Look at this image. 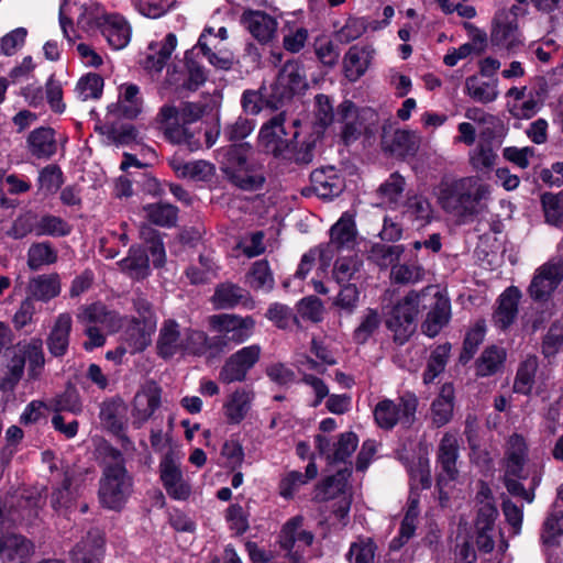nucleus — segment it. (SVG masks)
<instances>
[{
  "mask_svg": "<svg viewBox=\"0 0 563 563\" xmlns=\"http://www.w3.org/2000/svg\"><path fill=\"white\" fill-rule=\"evenodd\" d=\"M434 209L430 200L420 194L408 195L402 203L401 219L418 229L432 222Z\"/></svg>",
  "mask_w": 563,
  "mask_h": 563,
  "instance_id": "25",
  "label": "nucleus"
},
{
  "mask_svg": "<svg viewBox=\"0 0 563 563\" xmlns=\"http://www.w3.org/2000/svg\"><path fill=\"white\" fill-rule=\"evenodd\" d=\"M457 439L455 435L446 433L442 438L439 445L438 461L441 467L439 474L438 485L442 487L449 481H453L457 474L456 460H457Z\"/></svg>",
  "mask_w": 563,
  "mask_h": 563,
  "instance_id": "28",
  "label": "nucleus"
},
{
  "mask_svg": "<svg viewBox=\"0 0 563 563\" xmlns=\"http://www.w3.org/2000/svg\"><path fill=\"white\" fill-rule=\"evenodd\" d=\"M71 476L66 473L62 486L54 489L51 505L56 511L68 509L73 505L77 492L71 488Z\"/></svg>",
  "mask_w": 563,
  "mask_h": 563,
  "instance_id": "63",
  "label": "nucleus"
},
{
  "mask_svg": "<svg viewBox=\"0 0 563 563\" xmlns=\"http://www.w3.org/2000/svg\"><path fill=\"white\" fill-rule=\"evenodd\" d=\"M119 265L123 272L134 279H142L150 273L148 256L140 247H132L129 255Z\"/></svg>",
  "mask_w": 563,
  "mask_h": 563,
  "instance_id": "51",
  "label": "nucleus"
},
{
  "mask_svg": "<svg viewBox=\"0 0 563 563\" xmlns=\"http://www.w3.org/2000/svg\"><path fill=\"white\" fill-rule=\"evenodd\" d=\"M210 324L219 335L214 336L217 352H221L228 343L240 344L253 333L255 321L251 317L235 314H218L210 318Z\"/></svg>",
  "mask_w": 563,
  "mask_h": 563,
  "instance_id": "10",
  "label": "nucleus"
},
{
  "mask_svg": "<svg viewBox=\"0 0 563 563\" xmlns=\"http://www.w3.org/2000/svg\"><path fill=\"white\" fill-rule=\"evenodd\" d=\"M253 394L244 388L236 389L225 404V415L231 422L239 423L251 408Z\"/></svg>",
  "mask_w": 563,
  "mask_h": 563,
  "instance_id": "49",
  "label": "nucleus"
},
{
  "mask_svg": "<svg viewBox=\"0 0 563 563\" xmlns=\"http://www.w3.org/2000/svg\"><path fill=\"white\" fill-rule=\"evenodd\" d=\"M60 278L56 273L36 275L30 278L26 286L27 297L33 301L47 302L60 294Z\"/></svg>",
  "mask_w": 563,
  "mask_h": 563,
  "instance_id": "34",
  "label": "nucleus"
},
{
  "mask_svg": "<svg viewBox=\"0 0 563 563\" xmlns=\"http://www.w3.org/2000/svg\"><path fill=\"white\" fill-rule=\"evenodd\" d=\"M241 23L260 43L271 42L277 31V21L264 11L247 10L241 16Z\"/></svg>",
  "mask_w": 563,
  "mask_h": 563,
  "instance_id": "27",
  "label": "nucleus"
},
{
  "mask_svg": "<svg viewBox=\"0 0 563 563\" xmlns=\"http://www.w3.org/2000/svg\"><path fill=\"white\" fill-rule=\"evenodd\" d=\"M132 492V479L124 465L115 462L108 465L100 481L99 498L109 509H120Z\"/></svg>",
  "mask_w": 563,
  "mask_h": 563,
  "instance_id": "7",
  "label": "nucleus"
},
{
  "mask_svg": "<svg viewBox=\"0 0 563 563\" xmlns=\"http://www.w3.org/2000/svg\"><path fill=\"white\" fill-rule=\"evenodd\" d=\"M261 347L257 344L244 346L230 355L223 364L219 379L224 384L243 382L249 371L258 362Z\"/></svg>",
  "mask_w": 563,
  "mask_h": 563,
  "instance_id": "17",
  "label": "nucleus"
},
{
  "mask_svg": "<svg viewBox=\"0 0 563 563\" xmlns=\"http://www.w3.org/2000/svg\"><path fill=\"white\" fill-rule=\"evenodd\" d=\"M101 26L103 36L113 49H122L129 44L131 29L121 15H107Z\"/></svg>",
  "mask_w": 563,
  "mask_h": 563,
  "instance_id": "40",
  "label": "nucleus"
},
{
  "mask_svg": "<svg viewBox=\"0 0 563 563\" xmlns=\"http://www.w3.org/2000/svg\"><path fill=\"white\" fill-rule=\"evenodd\" d=\"M356 242V228L354 218L349 212H344L341 218L330 229V241L320 244L322 249H329L332 258L336 251L353 249Z\"/></svg>",
  "mask_w": 563,
  "mask_h": 563,
  "instance_id": "24",
  "label": "nucleus"
},
{
  "mask_svg": "<svg viewBox=\"0 0 563 563\" xmlns=\"http://www.w3.org/2000/svg\"><path fill=\"white\" fill-rule=\"evenodd\" d=\"M339 114L343 122L342 139L345 144L356 141L367 129L365 120L375 117L371 109L358 110L353 102L347 100L340 104Z\"/></svg>",
  "mask_w": 563,
  "mask_h": 563,
  "instance_id": "22",
  "label": "nucleus"
},
{
  "mask_svg": "<svg viewBox=\"0 0 563 563\" xmlns=\"http://www.w3.org/2000/svg\"><path fill=\"white\" fill-rule=\"evenodd\" d=\"M169 165L178 177L194 181H209L216 174L214 165L203 159L186 162L173 156Z\"/></svg>",
  "mask_w": 563,
  "mask_h": 563,
  "instance_id": "33",
  "label": "nucleus"
},
{
  "mask_svg": "<svg viewBox=\"0 0 563 563\" xmlns=\"http://www.w3.org/2000/svg\"><path fill=\"white\" fill-rule=\"evenodd\" d=\"M177 46V37L173 33H168L164 38L159 51L155 55H150L147 57L146 67L148 69L161 71L163 67L166 65L167 60L170 58L173 52Z\"/></svg>",
  "mask_w": 563,
  "mask_h": 563,
  "instance_id": "64",
  "label": "nucleus"
},
{
  "mask_svg": "<svg viewBox=\"0 0 563 563\" xmlns=\"http://www.w3.org/2000/svg\"><path fill=\"white\" fill-rule=\"evenodd\" d=\"M528 461V445L520 434L509 437L505 449V470L507 475L517 478L525 477L523 467Z\"/></svg>",
  "mask_w": 563,
  "mask_h": 563,
  "instance_id": "30",
  "label": "nucleus"
},
{
  "mask_svg": "<svg viewBox=\"0 0 563 563\" xmlns=\"http://www.w3.org/2000/svg\"><path fill=\"white\" fill-rule=\"evenodd\" d=\"M247 292L233 284H221L214 291L213 302L218 308H232L246 299Z\"/></svg>",
  "mask_w": 563,
  "mask_h": 563,
  "instance_id": "55",
  "label": "nucleus"
},
{
  "mask_svg": "<svg viewBox=\"0 0 563 563\" xmlns=\"http://www.w3.org/2000/svg\"><path fill=\"white\" fill-rule=\"evenodd\" d=\"M405 187V178L398 173H394L379 186L377 194L384 203L396 205Z\"/></svg>",
  "mask_w": 563,
  "mask_h": 563,
  "instance_id": "58",
  "label": "nucleus"
},
{
  "mask_svg": "<svg viewBox=\"0 0 563 563\" xmlns=\"http://www.w3.org/2000/svg\"><path fill=\"white\" fill-rule=\"evenodd\" d=\"M313 541L311 531L303 527L301 517L288 520L279 537L280 548L294 562H299Z\"/></svg>",
  "mask_w": 563,
  "mask_h": 563,
  "instance_id": "16",
  "label": "nucleus"
},
{
  "mask_svg": "<svg viewBox=\"0 0 563 563\" xmlns=\"http://www.w3.org/2000/svg\"><path fill=\"white\" fill-rule=\"evenodd\" d=\"M27 362V375L30 379H36L44 366V354L41 340H32L29 343L18 344L11 352L5 371L0 376V389L12 391L23 376Z\"/></svg>",
  "mask_w": 563,
  "mask_h": 563,
  "instance_id": "4",
  "label": "nucleus"
},
{
  "mask_svg": "<svg viewBox=\"0 0 563 563\" xmlns=\"http://www.w3.org/2000/svg\"><path fill=\"white\" fill-rule=\"evenodd\" d=\"M26 145L34 157L49 158L57 148L54 130L45 126L35 129L29 134Z\"/></svg>",
  "mask_w": 563,
  "mask_h": 563,
  "instance_id": "41",
  "label": "nucleus"
},
{
  "mask_svg": "<svg viewBox=\"0 0 563 563\" xmlns=\"http://www.w3.org/2000/svg\"><path fill=\"white\" fill-rule=\"evenodd\" d=\"M433 194L445 213L460 223H468L486 208L492 186L477 176L443 178Z\"/></svg>",
  "mask_w": 563,
  "mask_h": 563,
  "instance_id": "1",
  "label": "nucleus"
},
{
  "mask_svg": "<svg viewBox=\"0 0 563 563\" xmlns=\"http://www.w3.org/2000/svg\"><path fill=\"white\" fill-rule=\"evenodd\" d=\"M26 256L27 267L31 271H38L44 266L55 264L58 258V253L49 242H36L31 244Z\"/></svg>",
  "mask_w": 563,
  "mask_h": 563,
  "instance_id": "46",
  "label": "nucleus"
},
{
  "mask_svg": "<svg viewBox=\"0 0 563 563\" xmlns=\"http://www.w3.org/2000/svg\"><path fill=\"white\" fill-rule=\"evenodd\" d=\"M297 137L298 131L294 132L291 139L287 137L285 114L279 113L263 124L258 135V144L266 153L280 156L288 150L290 142Z\"/></svg>",
  "mask_w": 563,
  "mask_h": 563,
  "instance_id": "18",
  "label": "nucleus"
},
{
  "mask_svg": "<svg viewBox=\"0 0 563 563\" xmlns=\"http://www.w3.org/2000/svg\"><path fill=\"white\" fill-rule=\"evenodd\" d=\"M464 91L471 99L479 103H490L498 97L495 84L485 81L475 75L466 78Z\"/></svg>",
  "mask_w": 563,
  "mask_h": 563,
  "instance_id": "47",
  "label": "nucleus"
},
{
  "mask_svg": "<svg viewBox=\"0 0 563 563\" xmlns=\"http://www.w3.org/2000/svg\"><path fill=\"white\" fill-rule=\"evenodd\" d=\"M73 325V318L64 312L57 316L51 333L47 338V347L54 356L66 354L69 345V335Z\"/></svg>",
  "mask_w": 563,
  "mask_h": 563,
  "instance_id": "37",
  "label": "nucleus"
},
{
  "mask_svg": "<svg viewBox=\"0 0 563 563\" xmlns=\"http://www.w3.org/2000/svg\"><path fill=\"white\" fill-rule=\"evenodd\" d=\"M184 342V355H206L214 356L217 345L213 338H208L202 331L186 329Z\"/></svg>",
  "mask_w": 563,
  "mask_h": 563,
  "instance_id": "43",
  "label": "nucleus"
},
{
  "mask_svg": "<svg viewBox=\"0 0 563 563\" xmlns=\"http://www.w3.org/2000/svg\"><path fill=\"white\" fill-rule=\"evenodd\" d=\"M351 471L345 468L339 471L335 475L328 477L318 488L317 497L321 499H335L338 506L334 509V515L339 520H343L351 507V496L347 493V482Z\"/></svg>",
  "mask_w": 563,
  "mask_h": 563,
  "instance_id": "19",
  "label": "nucleus"
},
{
  "mask_svg": "<svg viewBox=\"0 0 563 563\" xmlns=\"http://www.w3.org/2000/svg\"><path fill=\"white\" fill-rule=\"evenodd\" d=\"M419 500L416 496L411 495L408 500L406 515L401 521L399 536L391 540L390 549H400L415 533L418 516H419Z\"/></svg>",
  "mask_w": 563,
  "mask_h": 563,
  "instance_id": "44",
  "label": "nucleus"
},
{
  "mask_svg": "<svg viewBox=\"0 0 563 563\" xmlns=\"http://www.w3.org/2000/svg\"><path fill=\"white\" fill-rule=\"evenodd\" d=\"M249 286L256 290L269 291L274 287V277L267 261H257L246 276Z\"/></svg>",
  "mask_w": 563,
  "mask_h": 563,
  "instance_id": "54",
  "label": "nucleus"
},
{
  "mask_svg": "<svg viewBox=\"0 0 563 563\" xmlns=\"http://www.w3.org/2000/svg\"><path fill=\"white\" fill-rule=\"evenodd\" d=\"M143 99L140 88L134 84H122L119 87L118 106L126 118H136L142 111Z\"/></svg>",
  "mask_w": 563,
  "mask_h": 563,
  "instance_id": "45",
  "label": "nucleus"
},
{
  "mask_svg": "<svg viewBox=\"0 0 563 563\" xmlns=\"http://www.w3.org/2000/svg\"><path fill=\"white\" fill-rule=\"evenodd\" d=\"M185 330L181 331L175 320H165L159 329L156 350L163 358H170L177 354L184 355Z\"/></svg>",
  "mask_w": 563,
  "mask_h": 563,
  "instance_id": "26",
  "label": "nucleus"
},
{
  "mask_svg": "<svg viewBox=\"0 0 563 563\" xmlns=\"http://www.w3.org/2000/svg\"><path fill=\"white\" fill-rule=\"evenodd\" d=\"M33 553V544L21 534L0 537V560L2 563H23Z\"/></svg>",
  "mask_w": 563,
  "mask_h": 563,
  "instance_id": "32",
  "label": "nucleus"
},
{
  "mask_svg": "<svg viewBox=\"0 0 563 563\" xmlns=\"http://www.w3.org/2000/svg\"><path fill=\"white\" fill-rule=\"evenodd\" d=\"M37 235L65 236L71 231L70 225L59 217L44 216L35 224Z\"/></svg>",
  "mask_w": 563,
  "mask_h": 563,
  "instance_id": "60",
  "label": "nucleus"
},
{
  "mask_svg": "<svg viewBox=\"0 0 563 563\" xmlns=\"http://www.w3.org/2000/svg\"><path fill=\"white\" fill-rule=\"evenodd\" d=\"M159 477L169 497L185 500L191 493L180 470V456L173 450L164 454L159 462Z\"/></svg>",
  "mask_w": 563,
  "mask_h": 563,
  "instance_id": "14",
  "label": "nucleus"
},
{
  "mask_svg": "<svg viewBox=\"0 0 563 563\" xmlns=\"http://www.w3.org/2000/svg\"><path fill=\"white\" fill-rule=\"evenodd\" d=\"M206 112V106L200 102H180L164 104L157 115L156 123L165 139L175 144H186L190 150L198 147L196 132L191 124L198 122Z\"/></svg>",
  "mask_w": 563,
  "mask_h": 563,
  "instance_id": "2",
  "label": "nucleus"
},
{
  "mask_svg": "<svg viewBox=\"0 0 563 563\" xmlns=\"http://www.w3.org/2000/svg\"><path fill=\"white\" fill-rule=\"evenodd\" d=\"M427 296H423L422 309L429 308L427 319L422 324L423 332L434 338L441 329L449 322L451 316V305L449 298L442 295L434 287L423 289Z\"/></svg>",
  "mask_w": 563,
  "mask_h": 563,
  "instance_id": "15",
  "label": "nucleus"
},
{
  "mask_svg": "<svg viewBox=\"0 0 563 563\" xmlns=\"http://www.w3.org/2000/svg\"><path fill=\"white\" fill-rule=\"evenodd\" d=\"M102 89L103 79L98 74H87L82 76L76 85L77 96L82 101L100 98Z\"/></svg>",
  "mask_w": 563,
  "mask_h": 563,
  "instance_id": "62",
  "label": "nucleus"
},
{
  "mask_svg": "<svg viewBox=\"0 0 563 563\" xmlns=\"http://www.w3.org/2000/svg\"><path fill=\"white\" fill-rule=\"evenodd\" d=\"M358 439L353 432L341 433L335 442H331L325 435L318 434L316 437V444L319 453L325 460L332 463L343 462L354 453L357 448Z\"/></svg>",
  "mask_w": 563,
  "mask_h": 563,
  "instance_id": "21",
  "label": "nucleus"
},
{
  "mask_svg": "<svg viewBox=\"0 0 563 563\" xmlns=\"http://www.w3.org/2000/svg\"><path fill=\"white\" fill-rule=\"evenodd\" d=\"M146 219L159 227H174L178 218V209L169 203H152L143 208Z\"/></svg>",
  "mask_w": 563,
  "mask_h": 563,
  "instance_id": "52",
  "label": "nucleus"
},
{
  "mask_svg": "<svg viewBox=\"0 0 563 563\" xmlns=\"http://www.w3.org/2000/svg\"><path fill=\"white\" fill-rule=\"evenodd\" d=\"M563 280V257L550 258L536 269L533 278L528 288L533 300L545 301Z\"/></svg>",
  "mask_w": 563,
  "mask_h": 563,
  "instance_id": "13",
  "label": "nucleus"
},
{
  "mask_svg": "<svg viewBox=\"0 0 563 563\" xmlns=\"http://www.w3.org/2000/svg\"><path fill=\"white\" fill-rule=\"evenodd\" d=\"M418 398L412 393H404L396 400L383 399L374 408V419L377 426L391 430L395 426L410 427L416 417Z\"/></svg>",
  "mask_w": 563,
  "mask_h": 563,
  "instance_id": "6",
  "label": "nucleus"
},
{
  "mask_svg": "<svg viewBox=\"0 0 563 563\" xmlns=\"http://www.w3.org/2000/svg\"><path fill=\"white\" fill-rule=\"evenodd\" d=\"M520 297L521 294L517 287H509L499 296L498 307L494 313V322L498 328L505 330L514 323Z\"/></svg>",
  "mask_w": 563,
  "mask_h": 563,
  "instance_id": "38",
  "label": "nucleus"
},
{
  "mask_svg": "<svg viewBox=\"0 0 563 563\" xmlns=\"http://www.w3.org/2000/svg\"><path fill=\"white\" fill-rule=\"evenodd\" d=\"M45 505L38 493L25 492L10 497L9 509L0 506V522L9 521L19 525H32Z\"/></svg>",
  "mask_w": 563,
  "mask_h": 563,
  "instance_id": "12",
  "label": "nucleus"
},
{
  "mask_svg": "<svg viewBox=\"0 0 563 563\" xmlns=\"http://www.w3.org/2000/svg\"><path fill=\"white\" fill-rule=\"evenodd\" d=\"M506 351L503 347L492 345L487 347L477 360L476 373L481 376H490L503 366Z\"/></svg>",
  "mask_w": 563,
  "mask_h": 563,
  "instance_id": "53",
  "label": "nucleus"
},
{
  "mask_svg": "<svg viewBox=\"0 0 563 563\" xmlns=\"http://www.w3.org/2000/svg\"><path fill=\"white\" fill-rule=\"evenodd\" d=\"M362 267L363 262L356 255L340 257L334 263L333 278L340 285L351 284L361 277Z\"/></svg>",
  "mask_w": 563,
  "mask_h": 563,
  "instance_id": "48",
  "label": "nucleus"
},
{
  "mask_svg": "<svg viewBox=\"0 0 563 563\" xmlns=\"http://www.w3.org/2000/svg\"><path fill=\"white\" fill-rule=\"evenodd\" d=\"M221 172L235 187L243 190H257L265 178L261 167L249 159V150L244 145H231L218 153Z\"/></svg>",
  "mask_w": 563,
  "mask_h": 563,
  "instance_id": "3",
  "label": "nucleus"
},
{
  "mask_svg": "<svg viewBox=\"0 0 563 563\" xmlns=\"http://www.w3.org/2000/svg\"><path fill=\"white\" fill-rule=\"evenodd\" d=\"M374 56L369 46H351L343 57V73L345 78L355 82L367 71Z\"/></svg>",
  "mask_w": 563,
  "mask_h": 563,
  "instance_id": "29",
  "label": "nucleus"
},
{
  "mask_svg": "<svg viewBox=\"0 0 563 563\" xmlns=\"http://www.w3.org/2000/svg\"><path fill=\"white\" fill-rule=\"evenodd\" d=\"M156 329V320H147L144 323L139 319H132L124 331V342L131 353L145 350L152 342V334Z\"/></svg>",
  "mask_w": 563,
  "mask_h": 563,
  "instance_id": "36",
  "label": "nucleus"
},
{
  "mask_svg": "<svg viewBox=\"0 0 563 563\" xmlns=\"http://www.w3.org/2000/svg\"><path fill=\"white\" fill-rule=\"evenodd\" d=\"M332 262V254L329 249H322L320 245L310 249L300 260L295 278L305 279L312 268L317 267V277L321 278L327 275L328 268Z\"/></svg>",
  "mask_w": 563,
  "mask_h": 563,
  "instance_id": "35",
  "label": "nucleus"
},
{
  "mask_svg": "<svg viewBox=\"0 0 563 563\" xmlns=\"http://www.w3.org/2000/svg\"><path fill=\"white\" fill-rule=\"evenodd\" d=\"M490 43L499 51L514 54L525 45L518 20L510 13L497 11L492 20Z\"/></svg>",
  "mask_w": 563,
  "mask_h": 563,
  "instance_id": "11",
  "label": "nucleus"
},
{
  "mask_svg": "<svg viewBox=\"0 0 563 563\" xmlns=\"http://www.w3.org/2000/svg\"><path fill=\"white\" fill-rule=\"evenodd\" d=\"M162 390L154 382L145 383L135 394L131 416L133 424L141 428L161 405Z\"/></svg>",
  "mask_w": 563,
  "mask_h": 563,
  "instance_id": "20",
  "label": "nucleus"
},
{
  "mask_svg": "<svg viewBox=\"0 0 563 563\" xmlns=\"http://www.w3.org/2000/svg\"><path fill=\"white\" fill-rule=\"evenodd\" d=\"M454 408V387L452 384H444L440 394L431 405V417L435 426L446 424L453 415Z\"/></svg>",
  "mask_w": 563,
  "mask_h": 563,
  "instance_id": "42",
  "label": "nucleus"
},
{
  "mask_svg": "<svg viewBox=\"0 0 563 563\" xmlns=\"http://www.w3.org/2000/svg\"><path fill=\"white\" fill-rule=\"evenodd\" d=\"M538 366V358L533 355H528L520 363L514 383V390L516 393L530 394L534 385Z\"/></svg>",
  "mask_w": 563,
  "mask_h": 563,
  "instance_id": "50",
  "label": "nucleus"
},
{
  "mask_svg": "<svg viewBox=\"0 0 563 563\" xmlns=\"http://www.w3.org/2000/svg\"><path fill=\"white\" fill-rule=\"evenodd\" d=\"M497 159V154L489 144H478L470 152V164L477 172L490 170Z\"/></svg>",
  "mask_w": 563,
  "mask_h": 563,
  "instance_id": "59",
  "label": "nucleus"
},
{
  "mask_svg": "<svg viewBox=\"0 0 563 563\" xmlns=\"http://www.w3.org/2000/svg\"><path fill=\"white\" fill-rule=\"evenodd\" d=\"M104 553V537L101 530L90 529L70 552L71 563H101Z\"/></svg>",
  "mask_w": 563,
  "mask_h": 563,
  "instance_id": "23",
  "label": "nucleus"
},
{
  "mask_svg": "<svg viewBox=\"0 0 563 563\" xmlns=\"http://www.w3.org/2000/svg\"><path fill=\"white\" fill-rule=\"evenodd\" d=\"M309 369L316 371L318 374H323L325 367L310 357H305V360L300 361V371L302 373L301 380L311 388L314 395L312 406L318 407L329 396V387L321 377L308 373L307 371Z\"/></svg>",
  "mask_w": 563,
  "mask_h": 563,
  "instance_id": "39",
  "label": "nucleus"
},
{
  "mask_svg": "<svg viewBox=\"0 0 563 563\" xmlns=\"http://www.w3.org/2000/svg\"><path fill=\"white\" fill-rule=\"evenodd\" d=\"M76 318L80 324L85 325L87 340L82 343V346L88 352L101 347L106 343V335L98 325H101L109 332H115L122 327L120 316L114 311L108 310L101 303L81 306L77 311Z\"/></svg>",
  "mask_w": 563,
  "mask_h": 563,
  "instance_id": "5",
  "label": "nucleus"
},
{
  "mask_svg": "<svg viewBox=\"0 0 563 563\" xmlns=\"http://www.w3.org/2000/svg\"><path fill=\"white\" fill-rule=\"evenodd\" d=\"M308 87L303 67L297 62L286 63L280 69L271 93L264 96L271 108L277 109L285 101L302 92Z\"/></svg>",
  "mask_w": 563,
  "mask_h": 563,
  "instance_id": "8",
  "label": "nucleus"
},
{
  "mask_svg": "<svg viewBox=\"0 0 563 563\" xmlns=\"http://www.w3.org/2000/svg\"><path fill=\"white\" fill-rule=\"evenodd\" d=\"M423 296L427 292L410 291L393 309L386 320L389 330L395 333V340L404 343L415 330V320L422 309Z\"/></svg>",
  "mask_w": 563,
  "mask_h": 563,
  "instance_id": "9",
  "label": "nucleus"
},
{
  "mask_svg": "<svg viewBox=\"0 0 563 563\" xmlns=\"http://www.w3.org/2000/svg\"><path fill=\"white\" fill-rule=\"evenodd\" d=\"M311 187L316 195L322 199H331L339 196L343 188V179L334 167L316 169L310 175Z\"/></svg>",
  "mask_w": 563,
  "mask_h": 563,
  "instance_id": "31",
  "label": "nucleus"
},
{
  "mask_svg": "<svg viewBox=\"0 0 563 563\" xmlns=\"http://www.w3.org/2000/svg\"><path fill=\"white\" fill-rule=\"evenodd\" d=\"M542 206L547 222L556 227L563 224V190L559 194H544Z\"/></svg>",
  "mask_w": 563,
  "mask_h": 563,
  "instance_id": "61",
  "label": "nucleus"
},
{
  "mask_svg": "<svg viewBox=\"0 0 563 563\" xmlns=\"http://www.w3.org/2000/svg\"><path fill=\"white\" fill-rule=\"evenodd\" d=\"M380 322L379 313L372 308H367L361 317L360 324L354 330V341L360 344L367 342L368 339L378 330Z\"/></svg>",
  "mask_w": 563,
  "mask_h": 563,
  "instance_id": "56",
  "label": "nucleus"
},
{
  "mask_svg": "<svg viewBox=\"0 0 563 563\" xmlns=\"http://www.w3.org/2000/svg\"><path fill=\"white\" fill-rule=\"evenodd\" d=\"M450 344H442L432 351L427 365V369L423 373L424 384L432 383L438 377V375L444 371L450 355Z\"/></svg>",
  "mask_w": 563,
  "mask_h": 563,
  "instance_id": "57",
  "label": "nucleus"
}]
</instances>
